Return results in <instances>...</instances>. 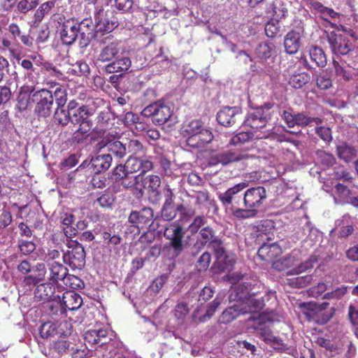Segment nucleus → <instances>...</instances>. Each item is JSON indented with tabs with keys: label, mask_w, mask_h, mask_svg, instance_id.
Segmentation results:
<instances>
[{
	"label": "nucleus",
	"mask_w": 358,
	"mask_h": 358,
	"mask_svg": "<svg viewBox=\"0 0 358 358\" xmlns=\"http://www.w3.org/2000/svg\"><path fill=\"white\" fill-rule=\"evenodd\" d=\"M55 290V284L52 282L42 283L37 286L34 292V297L38 301H55L60 298L59 295L56 294Z\"/></svg>",
	"instance_id": "a211bd4d"
},
{
	"label": "nucleus",
	"mask_w": 358,
	"mask_h": 358,
	"mask_svg": "<svg viewBox=\"0 0 358 358\" xmlns=\"http://www.w3.org/2000/svg\"><path fill=\"white\" fill-rule=\"evenodd\" d=\"M178 213H180L181 218H190L192 217L195 213V210L189 206H185L183 203L177 205Z\"/></svg>",
	"instance_id": "338daca9"
},
{
	"label": "nucleus",
	"mask_w": 358,
	"mask_h": 358,
	"mask_svg": "<svg viewBox=\"0 0 358 358\" xmlns=\"http://www.w3.org/2000/svg\"><path fill=\"white\" fill-rule=\"evenodd\" d=\"M273 15L279 19L285 17L288 13L285 0H274L272 3Z\"/></svg>",
	"instance_id": "8fccbe9b"
},
{
	"label": "nucleus",
	"mask_w": 358,
	"mask_h": 358,
	"mask_svg": "<svg viewBox=\"0 0 358 358\" xmlns=\"http://www.w3.org/2000/svg\"><path fill=\"white\" fill-rule=\"evenodd\" d=\"M316 155L320 163L326 166H332L336 163L334 156L324 150H318L316 152Z\"/></svg>",
	"instance_id": "603ef678"
},
{
	"label": "nucleus",
	"mask_w": 358,
	"mask_h": 358,
	"mask_svg": "<svg viewBox=\"0 0 358 358\" xmlns=\"http://www.w3.org/2000/svg\"><path fill=\"white\" fill-rule=\"evenodd\" d=\"M79 127L76 131H74L72 136V141L75 143H81L85 141L88 136L92 126L90 124H78Z\"/></svg>",
	"instance_id": "c03bdc74"
},
{
	"label": "nucleus",
	"mask_w": 358,
	"mask_h": 358,
	"mask_svg": "<svg viewBox=\"0 0 358 358\" xmlns=\"http://www.w3.org/2000/svg\"><path fill=\"white\" fill-rule=\"evenodd\" d=\"M39 3V0H20L17 4V10L20 13L27 14L34 10Z\"/></svg>",
	"instance_id": "3c124183"
},
{
	"label": "nucleus",
	"mask_w": 358,
	"mask_h": 358,
	"mask_svg": "<svg viewBox=\"0 0 358 358\" xmlns=\"http://www.w3.org/2000/svg\"><path fill=\"white\" fill-rule=\"evenodd\" d=\"M317 262V258L315 255H311L306 261L300 264L296 268V273H303L312 269Z\"/></svg>",
	"instance_id": "680f3d73"
},
{
	"label": "nucleus",
	"mask_w": 358,
	"mask_h": 358,
	"mask_svg": "<svg viewBox=\"0 0 358 358\" xmlns=\"http://www.w3.org/2000/svg\"><path fill=\"white\" fill-rule=\"evenodd\" d=\"M90 72L89 65L83 60L77 61L69 70V73L77 76H87Z\"/></svg>",
	"instance_id": "49530a36"
},
{
	"label": "nucleus",
	"mask_w": 358,
	"mask_h": 358,
	"mask_svg": "<svg viewBox=\"0 0 358 358\" xmlns=\"http://www.w3.org/2000/svg\"><path fill=\"white\" fill-rule=\"evenodd\" d=\"M46 274V269L43 263H38L33 266L29 273L24 277L23 282L25 285L35 286L43 280Z\"/></svg>",
	"instance_id": "393cba45"
},
{
	"label": "nucleus",
	"mask_w": 358,
	"mask_h": 358,
	"mask_svg": "<svg viewBox=\"0 0 358 358\" xmlns=\"http://www.w3.org/2000/svg\"><path fill=\"white\" fill-rule=\"evenodd\" d=\"M127 154L129 157H145L147 148L143 143L136 139L129 140L126 144Z\"/></svg>",
	"instance_id": "473e14b6"
},
{
	"label": "nucleus",
	"mask_w": 358,
	"mask_h": 358,
	"mask_svg": "<svg viewBox=\"0 0 358 358\" xmlns=\"http://www.w3.org/2000/svg\"><path fill=\"white\" fill-rule=\"evenodd\" d=\"M244 155L231 150H225L218 152H213L208 158L209 166L222 164L227 165L234 162L239 161L244 158Z\"/></svg>",
	"instance_id": "2eb2a0df"
},
{
	"label": "nucleus",
	"mask_w": 358,
	"mask_h": 358,
	"mask_svg": "<svg viewBox=\"0 0 358 358\" xmlns=\"http://www.w3.org/2000/svg\"><path fill=\"white\" fill-rule=\"evenodd\" d=\"M328 305L329 303L327 302L322 303L318 310L313 308V306L311 304H303L302 306L306 309L303 313L309 321H313L320 324H325L329 321L331 317L322 310L325 309Z\"/></svg>",
	"instance_id": "f3484780"
},
{
	"label": "nucleus",
	"mask_w": 358,
	"mask_h": 358,
	"mask_svg": "<svg viewBox=\"0 0 358 358\" xmlns=\"http://www.w3.org/2000/svg\"><path fill=\"white\" fill-rule=\"evenodd\" d=\"M274 227L273 222L270 220L261 221L256 227H253L255 231L251 232V238H255V241L260 244L262 241L271 239L270 231Z\"/></svg>",
	"instance_id": "b1692460"
},
{
	"label": "nucleus",
	"mask_w": 358,
	"mask_h": 358,
	"mask_svg": "<svg viewBox=\"0 0 358 358\" xmlns=\"http://www.w3.org/2000/svg\"><path fill=\"white\" fill-rule=\"evenodd\" d=\"M245 187V182L238 183L228 189L224 193L220 194L218 198L223 204H230L232 202L234 196L243 190Z\"/></svg>",
	"instance_id": "ea45409f"
},
{
	"label": "nucleus",
	"mask_w": 358,
	"mask_h": 358,
	"mask_svg": "<svg viewBox=\"0 0 358 358\" xmlns=\"http://www.w3.org/2000/svg\"><path fill=\"white\" fill-rule=\"evenodd\" d=\"M94 110L86 105L80 106L75 111L71 113V121L75 124H90L88 117L94 114Z\"/></svg>",
	"instance_id": "c756f323"
},
{
	"label": "nucleus",
	"mask_w": 358,
	"mask_h": 358,
	"mask_svg": "<svg viewBox=\"0 0 358 358\" xmlns=\"http://www.w3.org/2000/svg\"><path fill=\"white\" fill-rule=\"evenodd\" d=\"M262 245L257 251V255L263 261L270 262L278 257L282 250L276 243H268L262 241Z\"/></svg>",
	"instance_id": "5701e85b"
},
{
	"label": "nucleus",
	"mask_w": 358,
	"mask_h": 358,
	"mask_svg": "<svg viewBox=\"0 0 358 358\" xmlns=\"http://www.w3.org/2000/svg\"><path fill=\"white\" fill-rule=\"evenodd\" d=\"M347 293V287L341 286L334 290L324 294L323 299L328 300H339Z\"/></svg>",
	"instance_id": "4d7b16f0"
},
{
	"label": "nucleus",
	"mask_w": 358,
	"mask_h": 358,
	"mask_svg": "<svg viewBox=\"0 0 358 358\" xmlns=\"http://www.w3.org/2000/svg\"><path fill=\"white\" fill-rule=\"evenodd\" d=\"M120 43L115 40L104 46L98 55L97 60L101 62H111L120 52Z\"/></svg>",
	"instance_id": "a878e982"
},
{
	"label": "nucleus",
	"mask_w": 358,
	"mask_h": 358,
	"mask_svg": "<svg viewBox=\"0 0 358 358\" xmlns=\"http://www.w3.org/2000/svg\"><path fill=\"white\" fill-rule=\"evenodd\" d=\"M310 59L315 62L318 67L323 68L327 64V56L322 48L313 46L309 50Z\"/></svg>",
	"instance_id": "58836bf2"
},
{
	"label": "nucleus",
	"mask_w": 358,
	"mask_h": 358,
	"mask_svg": "<svg viewBox=\"0 0 358 358\" xmlns=\"http://www.w3.org/2000/svg\"><path fill=\"white\" fill-rule=\"evenodd\" d=\"M164 236L167 239L169 246L172 249L171 255L173 257L180 256L185 248L183 241L185 231L180 224H172L165 229Z\"/></svg>",
	"instance_id": "0eeeda50"
},
{
	"label": "nucleus",
	"mask_w": 358,
	"mask_h": 358,
	"mask_svg": "<svg viewBox=\"0 0 358 358\" xmlns=\"http://www.w3.org/2000/svg\"><path fill=\"white\" fill-rule=\"evenodd\" d=\"M266 117L263 115L262 110H257L248 115V126L252 129L263 128L266 126Z\"/></svg>",
	"instance_id": "e433bc0d"
},
{
	"label": "nucleus",
	"mask_w": 358,
	"mask_h": 358,
	"mask_svg": "<svg viewBox=\"0 0 358 358\" xmlns=\"http://www.w3.org/2000/svg\"><path fill=\"white\" fill-rule=\"evenodd\" d=\"M336 151L338 157L345 162H350L357 156V150L355 147L346 143L337 145Z\"/></svg>",
	"instance_id": "f704fd0d"
},
{
	"label": "nucleus",
	"mask_w": 358,
	"mask_h": 358,
	"mask_svg": "<svg viewBox=\"0 0 358 358\" xmlns=\"http://www.w3.org/2000/svg\"><path fill=\"white\" fill-rule=\"evenodd\" d=\"M63 312L66 310H76L83 304V299L80 295L73 291H66L63 293L60 301Z\"/></svg>",
	"instance_id": "aec40b11"
},
{
	"label": "nucleus",
	"mask_w": 358,
	"mask_h": 358,
	"mask_svg": "<svg viewBox=\"0 0 358 358\" xmlns=\"http://www.w3.org/2000/svg\"><path fill=\"white\" fill-rule=\"evenodd\" d=\"M199 234L202 241H196L192 248L193 250L199 251L203 248L206 243H208V246L213 249L218 260L225 257L222 241L219 237L215 236V231L211 227H203Z\"/></svg>",
	"instance_id": "423d86ee"
},
{
	"label": "nucleus",
	"mask_w": 358,
	"mask_h": 358,
	"mask_svg": "<svg viewBox=\"0 0 358 358\" xmlns=\"http://www.w3.org/2000/svg\"><path fill=\"white\" fill-rule=\"evenodd\" d=\"M85 251L83 246L74 242L69 246V250L64 253V262L69 265L72 270H81L85 265Z\"/></svg>",
	"instance_id": "1a4fd4ad"
},
{
	"label": "nucleus",
	"mask_w": 358,
	"mask_h": 358,
	"mask_svg": "<svg viewBox=\"0 0 358 358\" xmlns=\"http://www.w3.org/2000/svg\"><path fill=\"white\" fill-rule=\"evenodd\" d=\"M322 122L323 120L320 117H311L305 112L296 113L295 126L303 128L308 126H313V124L319 125Z\"/></svg>",
	"instance_id": "7c9ffc66"
},
{
	"label": "nucleus",
	"mask_w": 358,
	"mask_h": 358,
	"mask_svg": "<svg viewBox=\"0 0 358 358\" xmlns=\"http://www.w3.org/2000/svg\"><path fill=\"white\" fill-rule=\"evenodd\" d=\"M54 122L62 127L66 126L71 120V113L63 108V107H57L54 116Z\"/></svg>",
	"instance_id": "37998d69"
},
{
	"label": "nucleus",
	"mask_w": 358,
	"mask_h": 358,
	"mask_svg": "<svg viewBox=\"0 0 358 358\" xmlns=\"http://www.w3.org/2000/svg\"><path fill=\"white\" fill-rule=\"evenodd\" d=\"M54 1H48L42 3L35 11L34 15V24H39L51 9L55 7Z\"/></svg>",
	"instance_id": "79ce46f5"
},
{
	"label": "nucleus",
	"mask_w": 358,
	"mask_h": 358,
	"mask_svg": "<svg viewBox=\"0 0 358 358\" xmlns=\"http://www.w3.org/2000/svg\"><path fill=\"white\" fill-rule=\"evenodd\" d=\"M141 157H129L126 162V167L129 173H133L141 172Z\"/></svg>",
	"instance_id": "052dcab7"
},
{
	"label": "nucleus",
	"mask_w": 358,
	"mask_h": 358,
	"mask_svg": "<svg viewBox=\"0 0 358 358\" xmlns=\"http://www.w3.org/2000/svg\"><path fill=\"white\" fill-rule=\"evenodd\" d=\"M36 103L34 112L40 117H48L52 111L54 100L58 107H64L67 101V92L64 86L55 84L48 89H41L32 94Z\"/></svg>",
	"instance_id": "f257e3e1"
},
{
	"label": "nucleus",
	"mask_w": 358,
	"mask_h": 358,
	"mask_svg": "<svg viewBox=\"0 0 358 358\" xmlns=\"http://www.w3.org/2000/svg\"><path fill=\"white\" fill-rule=\"evenodd\" d=\"M113 1V6L122 13L129 12L133 6V0H112Z\"/></svg>",
	"instance_id": "bf43d9fd"
},
{
	"label": "nucleus",
	"mask_w": 358,
	"mask_h": 358,
	"mask_svg": "<svg viewBox=\"0 0 358 358\" xmlns=\"http://www.w3.org/2000/svg\"><path fill=\"white\" fill-rule=\"evenodd\" d=\"M229 299L234 301L236 303L226 308L219 317V322L221 324H228L241 315L246 313V293L243 290L239 292L238 289L231 291L229 295Z\"/></svg>",
	"instance_id": "7ed1b4c3"
},
{
	"label": "nucleus",
	"mask_w": 358,
	"mask_h": 358,
	"mask_svg": "<svg viewBox=\"0 0 358 358\" xmlns=\"http://www.w3.org/2000/svg\"><path fill=\"white\" fill-rule=\"evenodd\" d=\"M108 331L104 328L87 330L84 335L85 341L90 345L106 343Z\"/></svg>",
	"instance_id": "c85d7f7f"
},
{
	"label": "nucleus",
	"mask_w": 358,
	"mask_h": 358,
	"mask_svg": "<svg viewBox=\"0 0 358 358\" xmlns=\"http://www.w3.org/2000/svg\"><path fill=\"white\" fill-rule=\"evenodd\" d=\"M14 125L9 118V113L4 110L0 113V132L3 136H8L13 129Z\"/></svg>",
	"instance_id": "a18cd8bd"
},
{
	"label": "nucleus",
	"mask_w": 358,
	"mask_h": 358,
	"mask_svg": "<svg viewBox=\"0 0 358 358\" xmlns=\"http://www.w3.org/2000/svg\"><path fill=\"white\" fill-rule=\"evenodd\" d=\"M266 198V192L263 187L258 186L248 189V217L256 215L258 212L257 208Z\"/></svg>",
	"instance_id": "4468645a"
},
{
	"label": "nucleus",
	"mask_w": 358,
	"mask_h": 358,
	"mask_svg": "<svg viewBox=\"0 0 358 358\" xmlns=\"http://www.w3.org/2000/svg\"><path fill=\"white\" fill-rule=\"evenodd\" d=\"M118 25L115 20H110L107 17L101 18L96 22L95 29L93 35H95V40L101 44H106L113 37L110 34Z\"/></svg>",
	"instance_id": "9b49d317"
},
{
	"label": "nucleus",
	"mask_w": 358,
	"mask_h": 358,
	"mask_svg": "<svg viewBox=\"0 0 358 358\" xmlns=\"http://www.w3.org/2000/svg\"><path fill=\"white\" fill-rule=\"evenodd\" d=\"M265 298L267 301L273 299L275 301L276 300L275 292L269 291L264 296H262L260 297L248 296V313H251V316L258 317L259 314L263 313L261 310L265 306Z\"/></svg>",
	"instance_id": "dca6fc26"
},
{
	"label": "nucleus",
	"mask_w": 358,
	"mask_h": 358,
	"mask_svg": "<svg viewBox=\"0 0 358 358\" xmlns=\"http://www.w3.org/2000/svg\"><path fill=\"white\" fill-rule=\"evenodd\" d=\"M78 26L79 27V33L83 38L86 37L88 41L90 38L95 39V35H93L95 25L91 18H85L79 24L78 23Z\"/></svg>",
	"instance_id": "4c0bfd02"
},
{
	"label": "nucleus",
	"mask_w": 358,
	"mask_h": 358,
	"mask_svg": "<svg viewBox=\"0 0 358 358\" xmlns=\"http://www.w3.org/2000/svg\"><path fill=\"white\" fill-rule=\"evenodd\" d=\"M310 5V8L315 11L320 13L323 17H329L331 18H336L338 14L332 8L324 6L318 0H306Z\"/></svg>",
	"instance_id": "a19ab883"
},
{
	"label": "nucleus",
	"mask_w": 358,
	"mask_h": 358,
	"mask_svg": "<svg viewBox=\"0 0 358 358\" xmlns=\"http://www.w3.org/2000/svg\"><path fill=\"white\" fill-rule=\"evenodd\" d=\"M304 35L303 23L300 20H294V27L285 36L284 48L289 55L296 54L301 46V38Z\"/></svg>",
	"instance_id": "6e6552de"
},
{
	"label": "nucleus",
	"mask_w": 358,
	"mask_h": 358,
	"mask_svg": "<svg viewBox=\"0 0 358 358\" xmlns=\"http://www.w3.org/2000/svg\"><path fill=\"white\" fill-rule=\"evenodd\" d=\"M241 116L236 107H224L217 114V121L224 127H231L235 124Z\"/></svg>",
	"instance_id": "6ab92c4d"
},
{
	"label": "nucleus",
	"mask_w": 358,
	"mask_h": 358,
	"mask_svg": "<svg viewBox=\"0 0 358 358\" xmlns=\"http://www.w3.org/2000/svg\"><path fill=\"white\" fill-rule=\"evenodd\" d=\"M173 313L177 320H183L189 313V306L185 302H179L176 306Z\"/></svg>",
	"instance_id": "6e6d98bb"
},
{
	"label": "nucleus",
	"mask_w": 358,
	"mask_h": 358,
	"mask_svg": "<svg viewBox=\"0 0 358 358\" xmlns=\"http://www.w3.org/2000/svg\"><path fill=\"white\" fill-rule=\"evenodd\" d=\"M50 281L57 284L58 281L63 280L68 275V269L62 264L54 262L50 268Z\"/></svg>",
	"instance_id": "2f4dec72"
},
{
	"label": "nucleus",
	"mask_w": 358,
	"mask_h": 358,
	"mask_svg": "<svg viewBox=\"0 0 358 358\" xmlns=\"http://www.w3.org/2000/svg\"><path fill=\"white\" fill-rule=\"evenodd\" d=\"M327 41L332 53L336 56L347 55L354 49V45L349 38L338 32L328 34Z\"/></svg>",
	"instance_id": "9d476101"
},
{
	"label": "nucleus",
	"mask_w": 358,
	"mask_h": 358,
	"mask_svg": "<svg viewBox=\"0 0 358 358\" xmlns=\"http://www.w3.org/2000/svg\"><path fill=\"white\" fill-rule=\"evenodd\" d=\"M213 139L212 132L204 128L196 134L189 136L186 139V143L192 148H200L210 143Z\"/></svg>",
	"instance_id": "4be33fe9"
},
{
	"label": "nucleus",
	"mask_w": 358,
	"mask_h": 358,
	"mask_svg": "<svg viewBox=\"0 0 358 358\" xmlns=\"http://www.w3.org/2000/svg\"><path fill=\"white\" fill-rule=\"evenodd\" d=\"M204 129L203 122L199 120H193L187 123L183 124L181 128V134L186 139Z\"/></svg>",
	"instance_id": "72a5a7b5"
},
{
	"label": "nucleus",
	"mask_w": 358,
	"mask_h": 358,
	"mask_svg": "<svg viewBox=\"0 0 358 358\" xmlns=\"http://www.w3.org/2000/svg\"><path fill=\"white\" fill-rule=\"evenodd\" d=\"M141 115L144 117H151L155 125H164L168 122L174 124L176 122L173 106L169 105L161 100L146 106L141 111Z\"/></svg>",
	"instance_id": "f03ea898"
},
{
	"label": "nucleus",
	"mask_w": 358,
	"mask_h": 358,
	"mask_svg": "<svg viewBox=\"0 0 358 358\" xmlns=\"http://www.w3.org/2000/svg\"><path fill=\"white\" fill-rule=\"evenodd\" d=\"M310 80V76L307 72L294 73L290 76L288 84L294 89H301Z\"/></svg>",
	"instance_id": "c9c22d12"
},
{
	"label": "nucleus",
	"mask_w": 358,
	"mask_h": 358,
	"mask_svg": "<svg viewBox=\"0 0 358 358\" xmlns=\"http://www.w3.org/2000/svg\"><path fill=\"white\" fill-rule=\"evenodd\" d=\"M131 66V61L129 57L115 58L104 67L106 73H123L127 71Z\"/></svg>",
	"instance_id": "bb28decb"
},
{
	"label": "nucleus",
	"mask_w": 358,
	"mask_h": 358,
	"mask_svg": "<svg viewBox=\"0 0 358 358\" xmlns=\"http://www.w3.org/2000/svg\"><path fill=\"white\" fill-rule=\"evenodd\" d=\"M112 156L110 154L98 155L90 162V169L95 174L107 171L111 166Z\"/></svg>",
	"instance_id": "cd10ccee"
},
{
	"label": "nucleus",
	"mask_w": 358,
	"mask_h": 358,
	"mask_svg": "<svg viewBox=\"0 0 358 358\" xmlns=\"http://www.w3.org/2000/svg\"><path fill=\"white\" fill-rule=\"evenodd\" d=\"M291 262L289 257H282L273 262L272 267L276 271H282L290 267Z\"/></svg>",
	"instance_id": "0e129e2a"
},
{
	"label": "nucleus",
	"mask_w": 358,
	"mask_h": 358,
	"mask_svg": "<svg viewBox=\"0 0 358 358\" xmlns=\"http://www.w3.org/2000/svg\"><path fill=\"white\" fill-rule=\"evenodd\" d=\"M252 282H248V296L249 297H258L264 289L262 285L256 280H252Z\"/></svg>",
	"instance_id": "13d9d810"
},
{
	"label": "nucleus",
	"mask_w": 358,
	"mask_h": 358,
	"mask_svg": "<svg viewBox=\"0 0 358 358\" xmlns=\"http://www.w3.org/2000/svg\"><path fill=\"white\" fill-rule=\"evenodd\" d=\"M177 206L173 204H163L162 208V217L164 220L171 221L177 216Z\"/></svg>",
	"instance_id": "864d4df0"
},
{
	"label": "nucleus",
	"mask_w": 358,
	"mask_h": 358,
	"mask_svg": "<svg viewBox=\"0 0 358 358\" xmlns=\"http://www.w3.org/2000/svg\"><path fill=\"white\" fill-rule=\"evenodd\" d=\"M56 331L55 324L50 322L42 324L39 329V334L41 337L48 338L52 336Z\"/></svg>",
	"instance_id": "e2e57ef3"
},
{
	"label": "nucleus",
	"mask_w": 358,
	"mask_h": 358,
	"mask_svg": "<svg viewBox=\"0 0 358 358\" xmlns=\"http://www.w3.org/2000/svg\"><path fill=\"white\" fill-rule=\"evenodd\" d=\"M118 138V133L116 131H106L104 129L102 140L97 143L96 150L106 148L108 154L113 155L117 159H122L127 155L126 144L116 140Z\"/></svg>",
	"instance_id": "39448f33"
},
{
	"label": "nucleus",
	"mask_w": 358,
	"mask_h": 358,
	"mask_svg": "<svg viewBox=\"0 0 358 358\" xmlns=\"http://www.w3.org/2000/svg\"><path fill=\"white\" fill-rule=\"evenodd\" d=\"M313 280L312 275H305L289 279V285L294 288H302L310 285Z\"/></svg>",
	"instance_id": "09e8293b"
},
{
	"label": "nucleus",
	"mask_w": 358,
	"mask_h": 358,
	"mask_svg": "<svg viewBox=\"0 0 358 358\" xmlns=\"http://www.w3.org/2000/svg\"><path fill=\"white\" fill-rule=\"evenodd\" d=\"M211 261V255L209 252H203L199 258L196 264V268L199 272L206 271L209 267Z\"/></svg>",
	"instance_id": "5fc2aeb1"
},
{
	"label": "nucleus",
	"mask_w": 358,
	"mask_h": 358,
	"mask_svg": "<svg viewBox=\"0 0 358 358\" xmlns=\"http://www.w3.org/2000/svg\"><path fill=\"white\" fill-rule=\"evenodd\" d=\"M333 66L335 70L336 75L337 76L342 77L345 80L348 81L351 80L352 76L349 71H346L345 69L340 64V63L333 59Z\"/></svg>",
	"instance_id": "69168bd1"
},
{
	"label": "nucleus",
	"mask_w": 358,
	"mask_h": 358,
	"mask_svg": "<svg viewBox=\"0 0 358 358\" xmlns=\"http://www.w3.org/2000/svg\"><path fill=\"white\" fill-rule=\"evenodd\" d=\"M248 320L257 322V326L254 328L264 341L268 343L275 342L276 338L272 331L266 325L267 322L271 323L277 320V313L273 310L267 308L266 311L259 314L258 317L250 316Z\"/></svg>",
	"instance_id": "20e7f679"
},
{
	"label": "nucleus",
	"mask_w": 358,
	"mask_h": 358,
	"mask_svg": "<svg viewBox=\"0 0 358 358\" xmlns=\"http://www.w3.org/2000/svg\"><path fill=\"white\" fill-rule=\"evenodd\" d=\"M315 133L320 138L327 143H329L332 140L331 130L329 127L320 126L315 128Z\"/></svg>",
	"instance_id": "774afa93"
},
{
	"label": "nucleus",
	"mask_w": 358,
	"mask_h": 358,
	"mask_svg": "<svg viewBox=\"0 0 358 358\" xmlns=\"http://www.w3.org/2000/svg\"><path fill=\"white\" fill-rule=\"evenodd\" d=\"M154 216L153 210L150 207H144L140 210H134L130 213L128 221L133 226L139 228V224H148L152 220Z\"/></svg>",
	"instance_id": "412c9836"
},
{
	"label": "nucleus",
	"mask_w": 358,
	"mask_h": 358,
	"mask_svg": "<svg viewBox=\"0 0 358 358\" xmlns=\"http://www.w3.org/2000/svg\"><path fill=\"white\" fill-rule=\"evenodd\" d=\"M265 34L267 37L273 38L280 33L281 27L279 20L276 19H271L265 24Z\"/></svg>",
	"instance_id": "de8ad7c7"
},
{
	"label": "nucleus",
	"mask_w": 358,
	"mask_h": 358,
	"mask_svg": "<svg viewBox=\"0 0 358 358\" xmlns=\"http://www.w3.org/2000/svg\"><path fill=\"white\" fill-rule=\"evenodd\" d=\"M58 23L57 31L62 43L68 45L73 44L79 33L78 22L73 19H68Z\"/></svg>",
	"instance_id": "f8f14e48"
},
{
	"label": "nucleus",
	"mask_w": 358,
	"mask_h": 358,
	"mask_svg": "<svg viewBox=\"0 0 358 358\" xmlns=\"http://www.w3.org/2000/svg\"><path fill=\"white\" fill-rule=\"evenodd\" d=\"M275 46L272 43L263 42L258 44L253 53V57L256 60L255 65H257L256 70L257 69L263 70L266 67V63L275 52ZM253 67L255 66L251 65V69L255 71Z\"/></svg>",
	"instance_id": "ddd939ff"
}]
</instances>
